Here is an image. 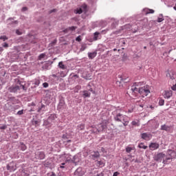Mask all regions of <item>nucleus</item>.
Here are the masks:
<instances>
[{
    "mask_svg": "<svg viewBox=\"0 0 176 176\" xmlns=\"http://www.w3.org/2000/svg\"><path fill=\"white\" fill-rule=\"evenodd\" d=\"M48 176H56V173L54 172H50V173L47 174Z\"/></svg>",
    "mask_w": 176,
    "mask_h": 176,
    "instance_id": "42",
    "label": "nucleus"
},
{
    "mask_svg": "<svg viewBox=\"0 0 176 176\" xmlns=\"http://www.w3.org/2000/svg\"><path fill=\"white\" fill-rule=\"evenodd\" d=\"M136 104H138V106H140L141 108L144 107V104H145V100L142 99L140 100L136 101Z\"/></svg>",
    "mask_w": 176,
    "mask_h": 176,
    "instance_id": "16",
    "label": "nucleus"
},
{
    "mask_svg": "<svg viewBox=\"0 0 176 176\" xmlns=\"http://www.w3.org/2000/svg\"><path fill=\"white\" fill-rule=\"evenodd\" d=\"M133 111V109H131L128 110V113H131Z\"/></svg>",
    "mask_w": 176,
    "mask_h": 176,
    "instance_id": "49",
    "label": "nucleus"
},
{
    "mask_svg": "<svg viewBox=\"0 0 176 176\" xmlns=\"http://www.w3.org/2000/svg\"><path fill=\"white\" fill-rule=\"evenodd\" d=\"M173 50H170L169 52H168V54H170V53H171Z\"/></svg>",
    "mask_w": 176,
    "mask_h": 176,
    "instance_id": "57",
    "label": "nucleus"
},
{
    "mask_svg": "<svg viewBox=\"0 0 176 176\" xmlns=\"http://www.w3.org/2000/svg\"><path fill=\"white\" fill-rule=\"evenodd\" d=\"M91 156L94 159H97V157H100V153L98 151H96L91 155Z\"/></svg>",
    "mask_w": 176,
    "mask_h": 176,
    "instance_id": "23",
    "label": "nucleus"
},
{
    "mask_svg": "<svg viewBox=\"0 0 176 176\" xmlns=\"http://www.w3.org/2000/svg\"><path fill=\"white\" fill-rule=\"evenodd\" d=\"M90 91H91V93H93L94 94V93H96V91H94L93 90V88H91V85H90V83H89L87 85V90L83 91V97L85 98H89L90 96H91V94L90 93Z\"/></svg>",
    "mask_w": 176,
    "mask_h": 176,
    "instance_id": "3",
    "label": "nucleus"
},
{
    "mask_svg": "<svg viewBox=\"0 0 176 176\" xmlns=\"http://www.w3.org/2000/svg\"><path fill=\"white\" fill-rule=\"evenodd\" d=\"M0 52H3V48L2 47H0Z\"/></svg>",
    "mask_w": 176,
    "mask_h": 176,
    "instance_id": "55",
    "label": "nucleus"
},
{
    "mask_svg": "<svg viewBox=\"0 0 176 176\" xmlns=\"http://www.w3.org/2000/svg\"><path fill=\"white\" fill-rule=\"evenodd\" d=\"M63 138H67V135H63Z\"/></svg>",
    "mask_w": 176,
    "mask_h": 176,
    "instance_id": "56",
    "label": "nucleus"
},
{
    "mask_svg": "<svg viewBox=\"0 0 176 176\" xmlns=\"http://www.w3.org/2000/svg\"><path fill=\"white\" fill-rule=\"evenodd\" d=\"M168 155L170 157H166V160H164V164H168V160H171V159H175V151L173 150H168Z\"/></svg>",
    "mask_w": 176,
    "mask_h": 176,
    "instance_id": "5",
    "label": "nucleus"
},
{
    "mask_svg": "<svg viewBox=\"0 0 176 176\" xmlns=\"http://www.w3.org/2000/svg\"><path fill=\"white\" fill-rule=\"evenodd\" d=\"M91 129H93L91 130V133H93V131H96V130H97V129H98V128H95L94 126H91Z\"/></svg>",
    "mask_w": 176,
    "mask_h": 176,
    "instance_id": "45",
    "label": "nucleus"
},
{
    "mask_svg": "<svg viewBox=\"0 0 176 176\" xmlns=\"http://www.w3.org/2000/svg\"><path fill=\"white\" fill-rule=\"evenodd\" d=\"M63 76V77H64V76Z\"/></svg>",
    "mask_w": 176,
    "mask_h": 176,
    "instance_id": "64",
    "label": "nucleus"
},
{
    "mask_svg": "<svg viewBox=\"0 0 176 176\" xmlns=\"http://www.w3.org/2000/svg\"><path fill=\"white\" fill-rule=\"evenodd\" d=\"M75 176H83L85 175V171H83V169L82 168H78L75 172H74Z\"/></svg>",
    "mask_w": 176,
    "mask_h": 176,
    "instance_id": "13",
    "label": "nucleus"
},
{
    "mask_svg": "<svg viewBox=\"0 0 176 176\" xmlns=\"http://www.w3.org/2000/svg\"><path fill=\"white\" fill-rule=\"evenodd\" d=\"M45 56H46V54H41L38 56V60H42V58H45Z\"/></svg>",
    "mask_w": 176,
    "mask_h": 176,
    "instance_id": "32",
    "label": "nucleus"
},
{
    "mask_svg": "<svg viewBox=\"0 0 176 176\" xmlns=\"http://www.w3.org/2000/svg\"><path fill=\"white\" fill-rule=\"evenodd\" d=\"M52 119H54V115H51L48 119H47V122H50V120H52Z\"/></svg>",
    "mask_w": 176,
    "mask_h": 176,
    "instance_id": "39",
    "label": "nucleus"
},
{
    "mask_svg": "<svg viewBox=\"0 0 176 176\" xmlns=\"http://www.w3.org/2000/svg\"><path fill=\"white\" fill-rule=\"evenodd\" d=\"M97 176H104V173H101L99 175H97Z\"/></svg>",
    "mask_w": 176,
    "mask_h": 176,
    "instance_id": "52",
    "label": "nucleus"
},
{
    "mask_svg": "<svg viewBox=\"0 0 176 176\" xmlns=\"http://www.w3.org/2000/svg\"><path fill=\"white\" fill-rule=\"evenodd\" d=\"M33 124H34V126H38L39 125V121H38V120H34V121H33Z\"/></svg>",
    "mask_w": 176,
    "mask_h": 176,
    "instance_id": "35",
    "label": "nucleus"
},
{
    "mask_svg": "<svg viewBox=\"0 0 176 176\" xmlns=\"http://www.w3.org/2000/svg\"><path fill=\"white\" fill-rule=\"evenodd\" d=\"M87 48V46H86V45H83L81 47V50L83 52L84 50H86Z\"/></svg>",
    "mask_w": 176,
    "mask_h": 176,
    "instance_id": "38",
    "label": "nucleus"
},
{
    "mask_svg": "<svg viewBox=\"0 0 176 176\" xmlns=\"http://www.w3.org/2000/svg\"><path fill=\"white\" fill-rule=\"evenodd\" d=\"M0 39H2L3 41H7L8 37H6V36H1L0 37Z\"/></svg>",
    "mask_w": 176,
    "mask_h": 176,
    "instance_id": "36",
    "label": "nucleus"
},
{
    "mask_svg": "<svg viewBox=\"0 0 176 176\" xmlns=\"http://www.w3.org/2000/svg\"><path fill=\"white\" fill-rule=\"evenodd\" d=\"M35 158L38 160H43L45 159V153L43 151H37L35 154Z\"/></svg>",
    "mask_w": 176,
    "mask_h": 176,
    "instance_id": "10",
    "label": "nucleus"
},
{
    "mask_svg": "<svg viewBox=\"0 0 176 176\" xmlns=\"http://www.w3.org/2000/svg\"><path fill=\"white\" fill-rule=\"evenodd\" d=\"M77 89H80V86L78 85L77 87Z\"/></svg>",
    "mask_w": 176,
    "mask_h": 176,
    "instance_id": "58",
    "label": "nucleus"
},
{
    "mask_svg": "<svg viewBox=\"0 0 176 176\" xmlns=\"http://www.w3.org/2000/svg\"><path fill=\"white\" fill-rule=\"evenodd\" d=\"M3 46V47H9V44H8L7 43H4Z\"/></svg>",
    "mask_w": 176,
    "mask_h": 176,
    "instance_id": "47",
    "label": "nucleus"
},
{
    "mask_svg": "<svg viewBox=\"0 0 176 176\" xmlns=\"http://www.w3.org/2000/svg\"><path fill=\"white\" fill-rule=\"evenodd\" d=\"M98 35H100V32H96L94 33V41H97L98 39Z\"/></svg>",
    "mask_w": 176,
    "mask_h": 176,
    "instance_id": "29",
    "label": "nucleus"
},
{
    "mask_svg": "<svg viewBox=\"0 0 176 176\" xmlns=\"http://www.w3.org/2000/svg\"><path fill=\"white\" fill-rule=\"evenodd\" d=\"M58 67L59 68H61V69H65V65H64L62 61L59 62Z\"/></svg>",
    "mask_w": 176,
    "mask_h": 176,
    "instance_id": "28",
    "label": "nucleus"
},
{
    "mask_svg": "<svg viewBox=\"0 0 176 176\" xmlns=\"http://www.w3.org/2000/svg\"><path fill=\"white\" fill-rule=\"evenodd\" d=\"M65 164V163H62L61 166H60V168H64V165Z\"/></svg>",
    "mask_w": 176,
    "mask_h": 176,
    "instance_id": "51",
    "label": "nucleus"
},
{
    "mask_svg": "<svg viewBox=\"0 0 176 176\" xmlns=\"http://www.w3.org/2000/svg\"><path fill=\"white\" fill-rule=\"evenodd\" d=\"M153 159L154 160H155V162H163V163H164V160H167V157H166V154L163 153H160L157 155H155Z\"/></svg>",
    "mask_w": 176,
    "mask_h": 176,
    "instance_id": "4",
    "label": "nucleus"
},
{
    "mask_svg": "<svg viewBox=\"0 0 176 176\" xmlns=\"http://www.w3.org/2000/svg\"><path fill=\"white\" fill-rule=\"evenodd\" d=\"M138 148H140V149H146L148 148V146H145L144 143H140L138 145Z\"/></svg>",
    "mask_w": 176,
    "mask_h": 176,
    "instance_id": "26",
    "label": "nucleus"
},
{
    "mask_svg": "<svg viewBox=\"0 0 176 176\" xmlns=\"http://www.w3.org/2000/svg\"><path fill=\"white\" fill-rule=\"evenodd\" d=\"M141 137L143 140H145L146 141H149V140L152 138V135L148 133H143L141 134Z\"/></svg>",
    "mask_w": 176,
    "mask_h": 176,
    "instance_id": "14",
    "label": "nucleus"
},
{
    "mask_svg": "<svg viewBox=\"0 0 176 176\" xmlns=\"http://www.w3.org/2000/svg\"><path fill=\"white\" fill-rule=\"evenodd\" d=\"M113 51H114V52H116V49H114Z\"/></svg>",
    "mask_w": 176,
    "mask_h": 176,
    "instance_id": "62",
    "label": "nucleus"
},
{
    "mask_svg": "<svg viewBox=\"0 0 176 176\" xmlns=\"http://www.w3.org/2000/svg\"><path fill=\"white\" fill-rule=\"evenodd\" d=\"M144 12H146V14H150L155 13V10L151 9H145Z\"/></svg>",
    "mask_w": 176,
    "mask_h": 176,
    "instance_id": "25",
    "label": "nucleus"
},
{
    "mask_svg": "<svg viewBox=\"0 0 176 176\" xmlns=\"http://www.w3.org/2000/svg\"><path fill=\"white\" fill-rule=\"evenodd\" d=\"M76 41L77 42H80L82 41V38H80V36H78V37H76Z\"/></svg>",
    "mask_w": 176,
    "mask_h": 176,
    "instance_id": "40",
    "label": "nucleus"
},
{
    "mask_svg": "<svg viewBox=\"0 0 176 176\" xmlns=\"http://www.w3.org/2000/svg\"><path fill=\"white\" fill-rule=\"evenodd\" d=\"M53 12H56V9H54V10L50 11V13H53Z\"/></svg>",
    "mask_w": 176,
    "mask_h": 176,
    "instance_id": "53",
    "label": "nucleus"
},
{
    "mask_svg": "<svg viewBox=\"0 0 176 176\" xmlns=\"http://www.w3.org/2000/svg\"><path fill=\"white\" fill-rule=\"evenodd\" d=\"M9 90L10 93H17V91L20 90V87H19V85L12 86L10 87Z\"/></svg>",
    "mask_w": 176,
    "mask_h": 176,
    "instance_id": "15",
    "label": "nucleus"
},
{
    "mask_svg": "<svg viewBox=\"0 0 176 176\" xmlns=\"http://www.w3.org/2000/svg\"><path fill=\"white\" fill-rule=\"evenodd\" d=\"M43 86L45 88L49 87V84L47 82H44V83H43Z\"/></svg>",
    "mask_w": 176,
    "mask_h": 176,
    "instance_id": "41",
    "label": "nucleus"
},
{
    "mask_svg": "<svg viewBox=\"0 0 176 176\" xmlns=\"http://www.w3.org/2000/svg\"><path fill=\"white\" fill-rule=\"evenodd\" d=\"M164 19H163V16L161 15V16L158 17L157 21V23H162V21H164Z\"/></svg>",
    "mask_w": 176,
    "mask_h": 176,
    "instance_id": "31",
    "label": "nucleus"
},
{
    "mask_svg": "<svg viewBox=\"0 0 176 176\" xmlns=\"http://www.w3.org/2000/svg\"><path fill=\"white\" fill-rule=\"evenodd\" d=\"M67 142H71V140H67Z\"/></svg>",
    "mask_w": 176,
    "mask_h": 176,
    "instance_id": "61",
    "label": "nucleus"
},
{
    "mask_svg": "<svg viewBox=\"0 0 176 176\" xmlns=\"http://www.w3.org/2000/svg\"><path fill=\"white\" fill-rule=\"evenodd\" d=\"M131 93L132 94V96H135V97H137V94H139L144 98L146 97V96L151 93V91L149 90V86L148 85L140 88H137L135 85H133L131 89Z\"/></svg>",
    "mask_w": 176,
    "mask_h": 176,
    "instance_id": "1",
    "label": "nucleus"
},
{
    "mask_svg": "<svg viewBox=\"0 0 176 176\" xmlns=\"http://www.w3.org/2000/svg\"><path fill=\"white\" fill-rule=\"evenodd\" d=\"M98 164H100V166H102V164H103V163H102V162L99 161Z\"/></svg>",
    "mask_w": 176,
    "mask_h": 176,
    "instance_id": "54",
    "label": "nucleus"
},
{
    "mask_svg": "<svg viewBox=\"0 0 176 176\" xmlns=\"http://www.w3.org/2000/svg\"><path fill=\"white\" fill-rule=\"evenodd\" d=\"M140 82H138V85H140Z\"/></svg>",
    "mask_w": 176,
    "mask_h": 176,
    "instance_id": "63",
    "label": "nucleus"
},
{
    "mask_svg": "<svg viewBox=\"0 0 176 176\" xmlns=\"http://www.w3.org/2000/svg\"><path fill=\"white\" fill-rule=\"evenodd\" d=\"M25 10H27V7H23V8H22V11H23V12H25Z\"/></svg>",
    "mask_w": 176,
    "mask_h": 176,
    "instance_id": "50",
    "label": "nucleus"
},
{
    "mask_svg": "<svg viewBox=\"0 0 176 176\" xmlns=\"http://www.w3.org/2000/svg\"><path fill=\"white\" fill-rule=\"evenodd\" d=\"M150 108H151V109H153V107L152 106H150Z\"/></svg>",
    "mask_w": 176,
    "mask_h": 176,
    "instance_id": "59",
    "label": "nucleus"
},
{
    "mask_svg": "<svg viewBox=\"0 0 176 176\" xmlns=\"http://www.w3.org/2000/svg\"><path fill=\"white\" fill-rule=\"evenodd\" d=\"M163 96L164 98H170L173 96V91L171 90H166L164 91L163 93Z\"/></svg>",
    "mask_w": 176,
    "mask_h": 176,
    "instance_id": "12",
    "label": "nucleus"
},
{
    "mask_svg": "<svg viewBox=\"0 0 176 176\" xmlns=\"http://www.w3.org/2000/svg\"><path fill=\"white\" fill-rule=\"evenodd\" d=\"M75 30H76V27L74 26H72V27H69L67 28L66 30H64V32H68V31H75Z\"/></svg>",
    "mask_w": 176,
    "mask_h": 176,
    "instance_id": "22",
    "label": "nucleus"
},
{
    "mask_svg": "<svg viewBox=\"0 0 176 176\" xmlns=\"http://www.w3.org/2000/svg\"><path fill=\"white\" fill-rule=\"evenodd\" d=\"M159 143L152 142L149 144L148 148H150L151 151H156V149H159Z\"/></svg>",
    "mask_w": 176,
    "mask_h": 176,
    "instance_id": "11",
    "label": "nucleus"
},
{
    "mask_svg": "<svg viewBox=\"0 0 176 176\" xmlns=\"http://www.w3.org/2000/svg\"><path fill=\"white\" fill-rule=\"evenodd\" d=\"M19 88L23 89V90H25V87L24 85H21Z\"/></svg>",
    "mask_w": 176,
    "mask_h": 176,
    "instance_id": "48",
    "label": "nucleus"
},
{
    "mask_svg": "<svg viewBox=\"0 0 176 176\" xmlns=\"http://www.w3.org/2000/svg\"><path fill=\"white\" fill-rule=\"evenodd\" d=\"M78 131H82L85 130V124H80L77 126Z\"/></svg>",
    "mask_w": 176,
    "mask_h": 176,
    "instance_id": "19",
    "label": "nucleus"
},
{
    "mask_svg": "<svg viewBox=\"0 0 176 176\" xmlns=\"http://www.w3.org/2000/svg\"><path fill=\"white\" fill-rule=\"evenodd\" d=\"M114 120H116V122H122L123 125L125 126L129 125V120L127 118V116L122 113H117L116 116L114 117Z\"/></svg>",
    "mask_w": 176,
    "mask_h": 176,
    "instance_id": "2",
    "label": "nucleus"
},
{
    "mask_svg": "<svg viewBox=\"0 0 176 176\" xmlns=\"http://www.w3.org/2000/svg\"><path fill=\"white\" fill-rule=\"evenodd\" d=\"M16 34L17 35H21L23 34V32H20V30H16Z\"/></svg>",
    "mask_w": 176,
    "mask_h": 176,
    "instance_id": "43",
    "label": "nucleus"
},
{
    "mask_svg": "<svg viewBox=\"0 0 176 176\" xmlns=\"http://www.w3.org/2000/svg\"><path fill=\"white\" fill-rule=\"evenodd\" d=\"M161 130H164L165 131H170V130H171V128L166 124H164L161 126Z\"/></svg>",
    "mask_w": 176,
    "mask_h": 176,
    "instance_id": "17",
    "label": "nucleus"
},
{
    "mask_svg": "<svg viewBox=\"0 0 176 176\" xmlns=\"http://www.w3.org/2000/svg\"><path fill=\"white\" fill-rule=\"evenodd\" d=\"M96 56H97V52H96L88 53V56L91 60H93V58H94V57H96Z\"/></svg>",
    "mask_w": 176,
    "mask_h": 176,
    "instance_id": "18",
    "label": "nucleus"
},
{
    "mask_svg": "<svg viewBox=\"0 0 176 176\" xmlns=\"http://www.w3.org/2000/svg\"><path fill=\"white\" fill-rule=\"evenodd\" d=\"M107 129V124H99L98 125V129L96 131H92V133H100V131H103Z\"/></svg>",
    "mask_w": 176,
    "mask_h": 176,
    "instance_id": "8",
    "label": "nucleus"
},
{
    "mask_svg": "<svg viewBox=\"0 0 176 176\" xmlns=\"http://www.w3.org/2000/svg\"><path fill=\"white\" fill-rule=\"evenodd\" d=\"M131 124H132V126L138 127V126H140V120H133V121H132Z\"/></svg>",
    "mask_w": 176,
    "mask_h": 176,
    "instance_id": "20",
    "label": "nucleus"
},
{
    "mask_svg": "<svg viewBox=\"0 0 176 176\" xmlns=\"http://www.w3.org/2000/svg\"><path fill=\"white\" fill-rule=\"evenodd\" d=\"M132 151H134V148L130 146L126 147V152L127 153H130V152H131Z\"/></svg>",
    "mask_w": 176,
    "mask_h": 176,
    "instance_id": "27",
    "label": "nucleus"
},
{
    "mask_svg": "<svg viewBox=\"0 0 176 176\" xmlns=\"http://www.w3.org/2000/svg\"><path fill=\"white\" fill-rule=\"evenodd\" d=\"M159 105H160V107H162V105H164V99L159 100Z\"/></svg>",
    "mask_w": 176,
    "mask_h": 176,
    "instance_id": "30",
    "label": "nucleus"
},
{
    "mask_svg": "<svg viewBox=\"0 0 176 176\" xmlns=\"http://www.w3.org/2000/svg\"><path fill=\"white\" fill-rule=\"evenodd\" d=\"M172 90H173V91H176V83L171 87Z\"/></svg>",
    "mask_w": 176,
    "mask_h": 176,
    "instance_id": "44",
    "label": "nucleus"
},
{
    "mask_svg": "<svg viewBox=\"0 0 176 176\" xmlns=\"http://www.w3.org/2000/svg\"><path fill=\"white\" fill-rule=\"evenodd\" d=\"M53 77H54V78H56V75L54 74V75H53Z\"/></svg>",
    "mask_w": 176,
    "mask_h": 176,
    "instance_id": "60",
    "label": "nucleus"
},
{
    "mask_svg": "<svg viewBox=\"0 0 176 176\" xmlns=\"http://www.w3.org/2000/svg\"><path fill=\"white\" fill-rule=\"evenodd\" d=\"M41 84V81L39 80H36L34 82V85L36 86H39V85Z\"/></svg>",
    "mask_w": 176,
    "mask_h": 176,
    "instance_id": "34",
    "label": "nucleus"
},
{
    "mask_svg": "<svg viewBox=\"0 0 176 176\" xmlns=\"http://www.w3.org/2000/svg\"><path fill=\"white\" fill-rule=\"evenodd\" d=\"M120 175V173L119 172H115V173H113V176H118V175Z\"/></svg>",
    "mask_w": 176,
    "mask_h": 176,
    "instance_id": "46",
    "label": "nucleus"
},
{
    "mask_svg": "<svg viewBox=\"0 0 176 176\" xmlns=\"http://www.w3.org/2000/svg\"><path fill=\"white\" fill-rule=\"evenodd\" d=\"M19 148H20L21 151H24L27 149V146H25V144L24 143L21 142Z\"/></svg>",
    "mask_w": 176,
    "mask_h": 176,
    "instance_id": "21",
    "label": "nucleus"
},
{
    "mask_svg": "<svg viewBox=\"0 0 176 176\" xmlns=\"http://www.w3.org/2000/svg\"><path fill=\"white\" fill-rule=\"evenodd\" d=\"M23 113H24V110H23V109L20 110V111H19L16 113V114H18V115H23Z\"/></svg>",
    "mask_w": 176,
    "mask_h": 176,
    "instance_id": "37",
    "label": "nucleus"
},
{
    "mask_svg": "<svg viewBox=\"0 0 176 176\" xmlns=\"http://www.w3.org/2000/svg\"><path fill=\"white\" fill-rule=\"evenodd\" d=\"M166 78L174 80L176 78L175 72L174 70H168L166 72Z\"/></svg>",
    "mask_w": 176,
    "mask_h": 176,
    "instance_id": "9",
    "label": "nucleus"
},
{
    "mask_svg": "<svg viewBox=\"0 0 176 176\" xmlns=\"http://www.w3.org/2000/svg\"><path fill=\"white\" fill-rule=\"evenodd\" d=\"M8 129V126L6 125H2L0 126V130H6Z\"/></svg>",
    "mask_w": 176,
    "mask_h": 176,
    "instance_id": "33",
    "label": "nucleus"
},
{
    "mask_svg": "<svg viewBox=\"0 0 176 176\" xmlns=\"http://www.w3.org/2000/svg\"><path fill=\"white\" fill-rule=\"evenodd\" d=\"M87 12V5L83 4L80 8H77L76 10V14H82V13Z\"/></svg>",
    "mask_w": 176,
    "mask_h": 176,
    "instance_id": "7",
    "label": "nucleus"
},
{
    "mask_svg": "<svg viewBox=\"0 0 176 176\" xmlns=\"http://www.w3.org/2000/svg\"><path fill=\"white\" fill-rule=\"evenodd\" d=\"M65 105V102H64V100H60L58 105V108H59V109H61V108H63V107H64Z\"/></svg>",
    "mask_w": 176,
    "mask_h": 176,
    "instance_id": "24",
    "label": "nucleus"
},
{
    "mask_svg": "<svg viewBox=\"0 0 176 176\" xmlns=\"http://www.w3.org/2000/svg\"><path fill=\"white\" fill-rule=\"evenodd\" d=\"M7 170L10 173L16 171L17 170V164L14 162H11L7 165Z\"/></svg>",
    "mask_w": 176,
    "mask_h": 176,
    "instance_id": "6",
    "label": "nucleus"
}]
</instances>
